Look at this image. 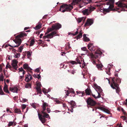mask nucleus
I'll use <instances>...</instances> for the list:
<instances>
[{
  "instance_id": "nucleus-60",
  "label": "nucleus",
  "mask_w": 127,
  "mask_h": 127,
  "mask_svg": "<svg viewBox=\"0 0 127 127\" xmlns=\"http://www.w3.org/2000/svg\"><path fill=\"white\" fill-rule=\"evenodd\" d=\"M78 30V29H77V31L75 32V33L73 34H72L74 36H75V35H76L78 33V32L77 31Z\"/></svg>"
},
{
  "instance_id": "nucleus-9",
  "label": "nucleus",
  "mask_w": 127,
  "mask_h": 127,
  "mask_svg": "<svg viewBox=\"0 0 127 127\" xmlns=\"http://www.w3.org/2000/svg\"><path fill=\"white\" fill-rule=\"evenodd\" d=\"M57 31H55L53 32L49 33L47 34L46 35H45L43 37L44 39H45L47 38H52L54 36L57 35Z\"/></svg>"
},
{
  "instance_id": "nucleus-46",
  "label": "nucleus",
  "mask_w": 127,
  "mask_h": 127,
  "mask_svg": "<svg viewBox=\"0 0 127 127\" xmlns=\"http://www.w3.org/2000/svg\"><path fill=\"white\" fill-rule=\"evenodd\" d=\"M80 1L83 2V0H73V2H76V3H79V2Z\"/></svg>"
},
{
  "instance_id": "nucleus-59",
  "label": "nucleus",
  "mask_w": 127,
  "mask_h": 127,
  "mask_svg": "<svg viewBox=\"0 0 127 127\" xmlns=\"http://www.w3.org/2000/svg\"><path fill=\"white\" fill-rule=\"evenodd\" d=\"M26 107V106L25 105H22V108L23 109H25Z\"/></svg>"
},
{
  "instance_id": "nucleus-61",
  "label": "nucleus",
  "mask_w": 127,
  "mask_h": 127,
  "mask_svg": "<svg viewBox=\"0 0 127 127\" xmlns=\"http://www.w3.org/2000/svg\"><path fill=\"white\" fill-rule=\"evenodd\" d=\"M27 54L28 57H29L31 55V53L29 51H28L27 52Z\"/></svg>"
},
{
  "instance_id": "nucleus-25",
  "label": "nucleus",
  "mask_w": 127,
  "mask_h": 127,
  "mask_svg": "<svg viewBox=\"0 0 127 127\" xmlns=\"http://www.w3.org/2000/svg\"><path fill=\"white\" fill-rule=\"evenodd\" d=\"M85 92L87 95H90L91 91L90 89L88 88L85 90Z\"/></svg>"
},
{
  "instance_id": "nucleus-26",
  "label": "nucleus",
  "mask_w": 127,
  "mask_h": 127,
  "mask_svg": "<svg viewBox=\"0 0 127 127\" xmlns=\"http://www.w3.org/2000/svg\"><path fill=\"white\" fill-rule=\"evenodd\" d=\"M41 25L40 24H39L37 25L34 28L36 30H38L41 28Z\"/></svg>"
},
{
  "instance_id": "nucleus-31",
  "label": "nucleus",
  "mask_w": 127,
  "mask_h": 127,
  "mask_svg": "<svg viewBox=\"0 0 127 127\" xmlns=\"http://www.w3.org/2000/svg\"><path fill=\"white\" fill-rule=\"evenodd\" d=\"M14 111L15 113H20L21 112L20 110L17 109H15Z\"/></svg>"
},
{
  "instance_id": "nucleus-45",
  "label": "nucleus",
  "mask_w": 127,
  "mask_h": 127,
  "mask_svg": "<svg viewBox=\"0 0 127 127\" xmlns=\"http://www.w3.org/2000/svg\"><path fill=\"white\" fill-rule=\"evenodd\" d=\"M68 71L69 72H70L71 73L73 74H74V73H75V72L74 70H71L70 71L69 70H68Z\"/></svg>"
},
{
  "instance_id": "nucleus-7",
  "label": "nucleus",
  "mask_w": 127,
  "mask_h": 127,
  "mask_svg": "<svg viewBox=\"0 0 127 127\" xmlns=\"http://www.w3.org/2000/svg\"><path fill=\"white\" fill-rule=\"evenodd\" d=\"M94 86L95 87V89L97 91L98 94V95L97 96V98H100L101 97V94L100 93L102 92V90L101 87L98 86L96 84H94Z\"/></svg>"
},
{
  "instance_id": "nucleus-5",
  "label": "nucleus",
  "mask_w": 127,
  "mask_h": 127,
  "mask_svg": "<svg viewBox=\"0 0 127 127\" xmlns=\"http://www.w3.org/2000/svg\"><path fill=\"white\" fill-rule=\"evenodd\" d=\"M86 101L87 104V106L88 108L89 107L94 108V107H95L96 104V102L91 98L89 97L86 100Z\"/></svg>"
},
{
  "instance_id": "nucleus-12",
  "label": "nucleus",
  "mask_w": 127,
  "mask_h": 127,
  "mask_svg": "<svg viewBox=\"0 0 127 127\" xmlns=\"http://www.w3.org/2000/svg\"><path fill=\"white\" fill-rule=\"evenodd\" d=\"M69 104L70 105V107L71 109L70 110V111L71 112H72L73 111V109L75 107L76 103L74 101H71L70 102H68Z\"/></svg>"
},
{
  "instance_id": "nucleus-34",
  "label": "nucleus",
  "mask_w": 127,
  "mask_h": 127,
  "mask_svg": "<svg viewBox=\"0 0 127 127\" xmlns=\"http://www.w3.org/2000/svg\"><path fill=\"white\" fill-rule=\"evenodd\" d=\"M26 78L25 80L27 82L30 81L29 78V75H26Z\"/></svg>"
},
{
  "instance_id": "nucleus-10",
  "label": "nucleus",
  "mask_w": 127,
  "mask_h": 127,
  "mask_svg": "<svg viewBox=\"0 0 127 127\" xmlns=\"http://www.w3.org/2000/svg\"><path fill=\"white\" fill-rule=\"evenodd\" d=\"M38 115L39 118L41 122L43 124L45 123L47 120V119L45 118V114H43V115H42L38 113Z\"/></svg>"
},
{
  "instance_id": "nucleus-36",
  "label": "nucleus",
  "mask_w": 127,
  "mask_h": 127,
  "mask_svg": "<svg viewBox=\"0 0 127 127\" xmlns=\"http://www.w3.org/2000/svg\"><path fill=\"white\" fill-rule=\"evenodd\" d=\"M34 42L35 41L33 39L31 40V41L30 43V46H32L34 44Z\"/></svg>"
},
{
  "instance_id": "nucleus-49",
  "label": "nucleus",
  "mask_w": 127,
  "mask_h": 127,
  "mask_svg": "<svg viewBox=\"0 0 127 127\" xmlns=\"http://www.w3.org/2000/svg\"><path fill=\"white\" fill-rule=\"evenodd\" d=\"M37 87H41V85L40 82H38L37 84Z\"/></svg>"
},
{
  "instance_id": "nucleus-8",
  "label": "nucleus",
  "mask_w": 127,
  "mask_h": 127,
  "mask_svg": "<svg viewBox=\"0 0 127 127\" xmlns=\"http://www.w3.org/2000/svg\"><path fill=\"white\" fill-rule=\"evenodd\" d=\"M102 54V53L101 51L97 50L95 52L94 54H92L91 55V57L93 59H96L100 57V56Z\"/></svg>"
},
{
  "instance_id": "nucleus-6",
  "label": "nucleus",
  "mask_w": 127,
  "mask_h": 127,
  "mask_svg": "<svg viewBox=\"0 0 127 127\" xmlns=\"http://www.w3.org/2000/svg\"><path fill=\"white\" fill-rule=\"evenodd\" d=\"M116 5L120 7V9L122 11H125L126 8H127V5L122 3V2H118L116 3Z\"/></svg>"
},
{
  "instance_id": "nucleus-23",
  "label": "nucleus",
  "mask_w": 127,
  "mask_h": 127,
  "mask_svg": "<svg viewBox=\"0 0 127 127\" xmlns=\"http://www.w3.org/2000/svg\"><path fill=\"white\" fill-rule=\"evenodd\" d=\"M97 109H99L100 110H104V108L103 107H98L96 106H95V107L93 109L92 111H94V110L96 111V110Z\"/></svg>"
},
{
  "instance_id": "nucleus-2",
  "label": "nucleus",
  "mask_w": 127,
  "mask_h": 127,
  "mask_svg": "<svg viewBox=\"0 0 127 127\" xmlns=\"http://www.w3.org/2000/svg\"><path fill=\"white\" fill-rule=\"evenodd\" d=\"M121 80L120 79H116L113 78L112 79V81L110 84L111 87L113 89H116V93H118L120 91V89L119 87L118 84L121 83Z\"/></svg>"
},
{
  "instance_id": "nucleus-29",
  "label": "nucleus",
  "mask_w": 127,
  "mask_h": 127,
  "mask_svg": "<svg viewBox=\"0 0 127 127\" xmlns=\"http://www.w3.org/2000/svg\"><path fill=\"white\" fill-rule=\"evenodd\" d=\"M117 71H116L115 72V76L116 77H113L112 78V79L113 78H115L116 79H117L118 78L120 79V78H118V75L117 74ZM112 81V79H111V81Z\"/></svg>"
},
{
  "instance_id": "nucleus-56",
  "label": "nucleus",
  "mask_w": 127,
  "mask_h": 127,
  "mask_svg": "<svg viewBox=\"0 0 127 127\" xmlns=\"http://www.w3.org/2000/svg\"><path fill=\"white\" fill-rule=\"evenodd\" d=\"M18 70H19V72L20 71H23L24 70L22 67H21V68H19L18 69Z\"/></svg>"
},
{
  "instance_id": "nucleus-38",
  "label": "nucleus",
  "mask_w": 127,
  "mask_h": 127,
  "mask_svg": "<svg viewBox=\"0 0 127 127\" xmlns=\"http://www.w3.org/2000/svg\"><path fill=\"white\" fill-rule=\"evenodd\" d=\"M110 67L108 68V69H107L106 71V73L108 74L109 75H110Z\"/></svg>"
},
{
  "instance_id": "nucleus-33",
  "label": "nucleus",
  "mask_w": 127,
  "mask_h": 127,
  "mask_svg": "<svg viewBox=\"0 0 127 127\" xmlns=\"http://www.w3.org/2000/svg\"><path fill=\"white\" fill-rule=\"evenodd\" d=\"M95 9V7L91 6L90 7V8L89 10L90 11V13H91L92 11L94 10Z\"/></svg>"
},
{
  "instance_id": "nucleus-24",
  "label": "nucleus",
  "mask_w": 127,
  "mask_h": 127,
  "mask_svg": "<svg viewBox=\"0 0 127 127\" xmlns=\"http://www.w3.org/2000/svg\"><path fill=\"white\" fill-rule=\"evenodd\" d=\"M83 40L86 42H88L90 41V39L86 36V35L84 34L83 35Z\"/></svg>"
},
{
  "instance_id": "nucleus-64",
  "label": "nucleus",
  "mask_w": 127,
  "mask_h": 127,
  "mask_svg": "<svg viewBox=\"0 0 127 127\" xmlns=\"http://www.w3.org/2000/svg\"><path fill=\"white\" fill-rule=\"evenodd\" d=\"M92 62L94 64H96L95 61L94 60H92Z\"/></svg>"
},
{
  "instance_id": "nucleus-57",
  "label": "nucleus",
  "mask_w": 127,
  "mask_h": 127,
  "mask_svg": "<svg viewBox=\"0 0 127 127\" xmlns=\"http://www.w3.org/2000/svg\"><path fill=\"white\" fill-rule=\"evenodd\" d=\"M46 110H47V112L48 113H50V108H47Z\"/></svg>"
},
{
  "instance_id": "nucleus-50",
  "label": "nucleus",
  "mask_w": 127,
  "mask_h": 127,
  "mask_svg": "<svg viewBox=\"0 0 127 127\" xmlns=\"http://www.w3.org/2000/svg\"><path fill=\"white\" fill-rule=\"evenodd\" d=\"M31 106L34 108H36V106L35 105V103H33L31 104Z\"/></svg>"
},
{
  "instance_id": "nucleus-37",
  "label": "nucleus",
  "mask_w": 127,
  "mask_h": 127,
  "mask_svg": "<svg viewBox=\"0 0 127 127\" xmlns=\"http://www.w3.org/2000/svg\"><path fill=\"white\" fill-rule=\"evenodd\" d=\"M81 49L82 50L84 51H87V52L88 53L89 50H87V48L86 47H84L81 48Z\"/></svg>"
},
{
  "instance_id": "nucleus-1",
  "label": "nucleus",
  "mask_w": 127,
  "mask_h": 127,
  "mask_svg": "<svg viewBox=\"0 0 127 127\" xmlns=\"http://www.w3.org/2000/svg\"><path fill=\"white\" fill-rule=\"evenodd\" d=\"M27 35L26 33L24 32H21V33L17 35L16 37V39L14 40V41L17 44L16 45H13V46H11L9 44H8V46H10L12 48L17 47L19 46L22 42L21 39L19 38H22L24 36H26Z\"/></svg>"
},
{
  "instance_id": "nucleus-42",
  "label": "nucleus",
  "mask_w": 127,
  "mask_h": 127,
  "mask_svg": "<svg viewBox=\"0 0 127 127\" xmlns=\"http://www.w3.org/2000/svg\"><path fill=\"white\" fill-rule=\"evenodd\" d=\"M43 114H45V118H48L49 117V115L48 114L46 113L45 112H42Z\"/></svg>"
},
{
  "instance_id": "nucleus-20",
  "label": "nucleus",
  "mask_w": 127,
  "mask_h": 127,
  "mask_svg": "<svg viewBox=\"0 0 127 127\" xmlns=\"http://www.w3.org/2000/svg\"><path fill=\"white\" fill-rule=\"evenodd\" d=\"M82 12L84 15H89L91 13L89 9H85L82 11Z\"/></svg>"
},
{
  "instance_id": "nucleus-39",
  "label": "nucleus",
  "mask_w": 127,
  "mask_h": 127,
  "mask_svg": "<svg viewBox=\"0 0 127 127\" xmlns=\"http://www.w3.org/2000/svg\"><path fill=\"white\" fill-rule=\"evenodd\" d=\"M69 63H71L72 64H77V62L75 61H69Z\"/></svg>"
},
{
  "instance_id": "nucleus-54",
  "label": "nucleus",
  "mask_w": 127,
  "mask_h": 127,
  "mask_svg": "<svg viewBox=\"0 0 127 127\" xmlns=\"http://www.w3.org/2000/svg\"><path fill=\"white\" fill-rule=\"evenodd\" d=\"M11 66L8 64H7L6 65V68H8L11 69Z\"/></svg>"
},
{
  "instance_id": "nucleus-48",
  "label": "nucleus",
  "mask_w": 127,
  "mask_h": 127,
  "mask_svg": "<svg viewBox=\"0 0 127 127\" xmlns=\"http://www.w3.org/2000/svg\"><path fill=\"white\" fill-rule=\"evenodd\" d=\"M76 61H77L76 62L77 63V64H81V63L80 61V60H79L78 58H77L76 59Z\"/></svg>"
},
{
  "instance_id": "nucleus-27",
  "label": "nucleus",
  "mask_w": 127,
  "mask_h": 127,
  "mask_svg": "<svg viewBox=\"0 0 127 127\" xmlns=\"http://www.w3.org/2000/svg\"><path fill=\"white\" fill-rule=\"evenodd\" d=\"M96 66H97V68L99 69H100V70H101V68L103 67V65L102 64H97L96 65Z\"/></svg>"
},
{
  "instance_id": "nucleus-22",
  "label": "nucleus",
  "mask_w": 127,
  "mask_h": 127,
  "mask_svg": "<svg viewBox=\"0 0 127 127\" xmlns=\"http://www.w3.org/2000/svg\"><path fill=\"white\" fill-rule=\"evenodd\" d=\"M76 93L79 96H83L85 95V93L84 92H81L80 91H76Z\"/></svg>"
},
{
  "instance_id": "nucleus-58",
  "label": "nucleus",
  "mask_w": 127,
  "mask_h": 127,
  "mask_svg": "<svg viewBox=\"0 0 127 127\" xmlns=\"http://www.w3.org/2000/svg\"><path fill=\"white\" fill-rule=\"evenodd\" d=\"M28 74H29V76H30V81L32 79V77L31 76V75L30 74L28 73Z\"/></svg>"
},
{
  "instance_id": "nucleus-40",
  "label": "nucleus",
  "mask_w": 127,
  "mask_h": 127,
  "mask_svg": "<svg viewBox=\"0 0 127 127\" xmlns=\"http://www.w3.org/2000/svg\"><path fill=\"white\" fill-rule=\"evenodd\" d=\"M20 53H15V56L16 58H18L20 56Z\"/></svg>"
},
{
  "instance_id": "nucleus-14",
  "label": "nucleus",
  "mask_w": 127,
  "mask_h": 127,
  "mask_svg": "<svg viewBox=\"0 0 127 127\" xmlns=\"http://www.w3.org/2000/svg\"><path fill=\"white\" fill-rule=\"evenodd\" d=\"M62 26L61 24L59 23H56L53 25L52 26V28L55 29V30H57L61 27Z\"/></svg>"
},
{
  "instance_id": "nucleus-32",
  "label": "nucleus",
  "mask_w": 127,
  "mask_h": 127,
  "mask_svg": "<svg viewBox=\"0 0 127 127\" xmlns=\"http://www.w3.org/2000/svg\"><path fill=\"white\" fill-rule=\"evenodd\" d=\"M25 87L26 88H31V85L30 83H27L26 84Z\"/></svg>"
},
{
  "instance_id": "nucleus-17",
  "label": "nucleus",
  "mask_w": 127,
  "mask_h": 127,
  "mask_svg": "<svg viewBox=\"0 0 127 127\" xmlns=\"http://www.w3.org/2000/svg\"><path fill=\"white\" fill-rule=\"evenodd\" d=\"M85 2H84L82 1H80V2H79V3H76V2H72V3L74 4L75 5V4H79V8H81L82 7H83Z\"/></svg>"
},
{
  "instance_id": "nucleus-47",
  "label": "nucleus",
  "mask_w": 127,
  "mask_h": 127,
  "mask_svg": "<svg viewBox=\"0 0 127 127\" xmlns=\"http://www.w3.org/2000/svg\"><path fill=\"white\" fill-rule=\"evenodd\" d=\"M103 111L109 114L110 113V111L104 108Z\"/></svg>"
},
{
  "instance_id": "nucleus-30",
  "label": "nucleus",
  "mask_w": 127,
  "mask_h": 127,
  "mask_svg": "<svg viewBox=\"0 0 127 127\" xmlns=\"http://www.w3.org/2000/svg\"><path fill=\"white\" fill-rule=\"evenodd\" d=\"M3 78L4 76L3 74L2 73H1V74L0 75V81H3Z\"/></svg>"
},
{
  "instance_id": "nucleus-52",
  "label": "nucleus",
  "mask_w": 127,
  "mask_h": 127,
  "mask_svg": "<svg viewBox=\"0 0 127 127\" xmlns=\"http://www.w3.org/2000/svg\"><path fill=\"white\" fill-rule=\"evenodd\" d=\"M3 64H2L1 65L0 64V72H1L2 70V65H3Z\"/></svg>"
},
{
  "instance_id": "nucleus-28",
  "label": "nucleus",
  "mask_w": 127,
  "mask_h": 127,
  "mask_svg": "<svg viewBox=\"0 0 127 127\" xmlns=\"http://www.w3.org/2000/svg\"><path fill=\"white\" fill-rule=\"evenodd\" d=\"M36 89L38 93L41 94L42 93L41 90V87H36Z\"/></svg>"
},
{
  "instance_id": "nucleus-53",
  "label": "nucleus",
  "mask_w": 127,
  "mask_h": 127,
  "mask_svg": "<svg viewBox=\"0 0 127 127\" xmlns=\"http://www.w3.org/2000/svg\"><path fill=\"white\" fill-rule=\"evenodd\" d=\"M121 118H122V119H123V120H126L127 119V118L126 117L124 116H122L121 117Z\"/></svg>"
},
{
  "instance_id": "nucleus-63",
  "label": "nucleus",
  "mask_w": 127,
  "mask_h": 127,
  "mask_svg": "<svg viewBox=\"0 0 127 127\" xmlns=\"http://www.w3.org/2000/svg\"><path fill=\"white\" fill-rule=\"evenodd\" d=\"M35 71L37 72H39V68H36L35 70Z\"/></svg>"
},
{
  "instance_id": "nucleus-15",
  "label": "nucleus",
  "mask_w": 127,
  "mask_h": 127,
  "mask_svg": "<svg viewBox=\"0 0 127 127\" xmlns=\"http://www.w3.org/2000/svg\"><path fill=\"white\" fill-rule=\"evenodd\" d=\"M93 44L92 43H89L88 45V49L91 52L94 51L95 50V47L93 46Z\"/></svg>"
},
{
  "instance_id": "nucleus-18",
  "label": "nucleus",
  "mask_w": 127,
  "mask_h": 127,
  "mask_svg": "<svg viewBox=\"0 0 127 127\" xmlns=\"http://www.w3.org/2000/svg\"><path fill=\"white\" fill-rule=\"evenodd\" d=\"M5 79H4V86L3 87V90L5 92L7 93H9V92L8 89V85H6L5 82Z\"/></svg>"
},
{
  "instance_id": "nucleus-51",
  "label": "nucleus",
  "mask_w": 127,
  "mask_h": 127,
  "mask_svg": "<svg viewBox=\"0 0 127 127\" xmlns=\"http://www.w3.org/2000/svg\"><path fill=\"white\" fill-rule=\"evenodd\" d=\"M48 29L50 32L55 30V29H54V28H52H52H48Z\"/></svg>"
},
{
  "instance_id": "nucleus-41",
  "label": "nucleus",
  "mask_w": 127,
  "mask_h": 127,
  "mask_svg": "<svg viewBox=\"0 0 127 127\" xmlns=\"http://www.w3.org/2000/svg\"><path fill=\"white\" fill-rule=\"evenodd\" d=\"M14 122V121L13 122H9L8 126V127H10L11 126H12L13 124V123Z\"/></svg>"
},
{
  "instance_id": "nucleus-3",
  "label": "nucleus",
  "mask_w": 127,
  "mask_h": 127,
  "mask_svg": "<svg viewBox=\"0 0 127 127\" xmlns=\"http://www.w3.org/2000/svg\"><path fill=\"white\" fill-rule=\"evenodd\" d=\"M73 8L72 5L65 4L61 6L59 11L62 12H64L65 11H70Z\"/></svg>"
},
{
  "instance_id": "nucleus-55",
  "label": "nucleus",
  "mask_w": 127,
  "mask_h": 127,
  "mask_svg": "<svg viewBox=\"0 0 127 127\" xmlns=\"http://www.w3.org/2000/svg\"><path fill=\"white\" fill-rule=\"evenodd\" d=\"M0 95H4L5 94L2 90H0Z\"/></svg>"
},
{
  "instance_id": "nucleus-62",
  "label": "nucleus",
  "mask_w": 127,
  "mask_h": 127,
  "mask_svg": "<svg viewBox=\"0 0 127 127\" xmlns=\"http://www.w3.org/2000/svg\"><path fill=\"white\" fill-rule=\"evenodd\" d=\"M42 108L43 109V110L42 111V114L43 112H45V111L46 110V108H45V107H42Z\"/></svg>"
},
{
  "instance_id": "nucleus-43",
  "label": "nucleus",
  "mask_w": 127,
  "mask_h": 127,
  "mask_svg": "<svg viewBox=\"0 0 127 127\" xmlns=\"http://www.w3.org/2000/svg\"><path fill=\"white\" fill-rule=\"evenodd\" d=\"M83 19V18H78L77 19V21L78 23H80L82 21Z\"/></svg>"
},
{
  "instance_id": "nucleus-21",
  "label": "nucleus",
  "mask_w": 127,
  "mask_h": 127,
  "mask_svg": "<svg viewBox=\"0 0 127 127\" xmlns=\"http://www.w3.org/2000/svg\"><path fill=\"white\" fill-rule=\"evenodd\" d=\"M82 34L83 32L81 30L79 32V34L76 37V39L77 40L78 39L81 38L82 36Z\"/></svg>"
},
{
  "instance_id": "nucleus-35",
  "label": "nucleus",
  "mask_w": 127,
  "mask_h": 127,
  "mask_svg": "<svg viewBox=\"0 0 127 127\" xmlns=\"http://www.w3.org/2000/svg\"><path fill=\"white\" fill-rule=\"evenodd\" d=\"M23 46H21L19 47V48H18V52H21L22 51V50L23 49Z\"/></svg>"
},
{
  "instance_id": "nucleus-19",
  "label": "nucleus",
  "mask_w": 127,
  "mask_h": 127,
  "mask_svg": "<svg viewBox=\"0 0 127 127\" xmlns=\"http://www.w3.org/2000/svg\"><path fill=\"white\" fill-rule=\"evenodd\" d=\"M9 89L10 91L13 93H17L18 90L17 88L16 87H10Z\"/></svg>"
},
{
  "instance_id": "nucleus-13",
  "label": "nucleus",
  "mask_w": 127,
  "mask_h": 127,
  "mask_svg": "<svg viewBox=\"0 0 127 127\" xmlns=\"http://www.w3.org/2000/svg\"><path fill=\"white\" fill-rule=\"evenodd\" d=\"M18 62L15 60H13L11 63V65L13 68L15 70H17V64Z\"/></svg>"
},
{
  "instance_id": "nucleus-16",
  "label": "nucleus",
  "mask_w": 127,
  "mask_h": 127,
  "mask_svg": "<svg viewBox=\"0 0 127 127\" xmlns=\"http://www.w3.org/2000/svg\"><path fill=\"white\" fill-rule=\"evenodd\" d=\"M23 67L24 69H27L31 73L32 72L31 71L32 69L29 67L28 64H24L23 65Z\"/></svg>"
},
{
  "instance_id": "nucleus-44",
  "label": "nucleus",
  "mask_w": 127,
  "mask_h": 127,
  "mask_svg": "<svg viewBox=\"0 0 127 127\" xmlns=\"http://www.w3.org/2000/svg\"><path fill=\"white\" fill-rule=\"evenodd\" d=\"M48 104L46 103V102H44L43 103V106L42 107H45V108H46V106H48Z\"/></svg>"
},
{
  "instance_id": "nucleus-4",
  "label": "nucleus",
  "mask_w": 127,
  "mask_h": 127,
  "mask_svg": "<svg viewBox=\"0 0 127 127\" xmlns=\"http://www.w3.org/2000/svg\"><path fill=\"white\" fill-rule=\"evenodd\" d=\"M114 0H109L106 3V4L107 5H109V9H104L103 11L104 12H108L111 10H115V9H113V8L114 7Z\"/></svg>"
},
{
  "instance_id": "nucleus-11",
  "label": "nucleus",
  "mask_w": 127,
  "mask_h": 127,
  "mask_svg": "<svg viewBox=\"0 0 127 127\" xmlns=\"http://www.w3.org/2000/svg\"><path fill=\"white\" fill-rule=\"evenodd\" d=\"M93 23V20L92 19H88L87 21L84 25V26L86 27L89 25H91Z\"/></svg>"
}]
</instances>
